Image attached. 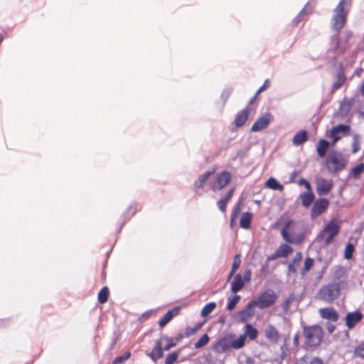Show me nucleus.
I'll list each match as a JSON object with an SVG mask.
<instances>
[{
    "label": "nucleus",
    "instance_id": "14",
    "mask_svg": "<svg viewBox=\"0 0 364 364\" xmlns=\"http://www.w3.org/2000/svg\"><path fill=\"white\" fill-rule=\"evenodd\" d=\"M363 315L360 311L348 313L346 316V325L349 329L353 328L357 323L361 321Z\"/></svg>",
    "mask_w": 364,
    "mask_h": 364
},
{
    "label": "nucleus",
    "instance_id": "28",
    "mask_svg": "<svg viewBox=\"0 0 364 364\" xmlns=\"http://www.w3.org/2000/svg\"><path fill=\"white\" fill-rule=\"evenodd\" d=\"M314 195L312 192H306L301 194V204L303 206L308 208L311 205L314 200Z\"/></svg>",
    "mask_w": 364,
    "mask_h": 364
},
{
    "label": "nucleus",
    "instance_id": "56",
    "mask_svg": "<svg viewBox=\"0 0 364 364\" xmlns=\"http://www.w3.org/2000/svg\"><path fill=\"white\" fill-rule=\"evenodd\" d=\"M360 149V144L353 143L352 152L353 154L356 153Z\"/></svg>",
    "mask_w": 364,
    "mask_h": 364
},
{
    "label": "nucleus",
    "instance_id": "54",
    "mask_svg": "<svg viewBox=\"0 0 364 364\" xmlns=\"http://www.w3.org/2000/svg\"><path fill=\"white\" fill-rule=\"evenodd\" d=\"M277 258H280L279 255H278L277 250L274 252V254L269 255L268 257H267V260L268 261H271V260H274Z\"/></svg>",
    "mask_w": 364,
    "mask_h": 364
},
{
    "label": "nucleus",
    "instance_id": "57",
    "mask_svg": "<svg viewBox=\"0 0 364 364\" xmlns=\"http://www.w3.org/2000/svg\"><path fill=\"white\" fill-rule=\"evenodd\" d=\"M293 343H294V345L295 346H299V335L298 333H296L294 336V341H293Z\"/></svg>",
    "mask_w": 364,
    "mask_h": 364
},
{
    "label": "nucleus",
    "instance_id": "61",
    "mask_svg": "<svg viewBox=\"0 0 364 364\" xmlns=\"http://www.w3.org/2000/svg\"><path fill=\"white\" fill-rule=\"evenodd\" d=\"M306 183H307V181L304 179V178H301L299 181V185H300V186L304 185V186L306 184Z\"/></svg>",
    "mask_w": 364,
    "mask_h": 364
},
{
    "label": "nucleus",
    "instance_id": "47",
    "mask_svg": "<svg viewBox=\"0 0 364 364\" xmlns=\"http://www.w3.org/2000/svg\"><path fill=\"white\" fill-rule=\"evenodd\" d=\"M234 191H235V188H232L231 189H230L225 195H224L223 196L221 197V200L226 202L227 203H228V201L231 199V198L232 197V195L234 193Z\"/></svg>",
    "mask_w": 364,
    "mask_h": 364
},
{
    "label": "nucleus",
    "instance_id": "45",
    "mask_svg": "<svg viewBox=\"0 0 364 364\" xmlns=\"http://www.w3.org/2000/svg\"><path fill=\"white\" fill-rule=\"evenodd\" d=\"M131 355V353L129 352H126L124 355L116 358L113 360L114 364H120L123 363L124 361L127 360Z\"/></svg>",
    "mask_w": 364,
    "mask_h": 364
},
{
    "label": "nucleus",
    "instance_id": "42",
    "mask_svg": "<svg viewBox=\"0 0 364 364\" xmlns=\"http://www.w3.org/2000/svg\"><path fill=\"white\" fill-rule=\"evenodd\" d=\"M354 355L364 358V341L359 344L354 350Z\"/></svg>",
    "mask_w": 364,
    "mask_h": 364
},
{
    "label": "nucleus",
    "instance_id": "58",
    "mask_svg": "<svg viewBox=\"0 0 364 364\" xmlns=\"http://www.w3.org/2000/svg\"><path fill=\"white\" fill-rule=\"evenodd\" d=\"M353 139V143L360 144V136L358 134H354Z\"/></svg>",
    "mask_w": 364,
    "mask_h": 364
},
{
    "label": "nucleus",
    "instance_id": "8",
    "mask_svg": "<svg viewBox=\"0 0 364 364\" xmlns=\"http://www.w3.org/2000/svg\"><path fill=\"white\" fill-rule=\"evenodd\" d=\"M250 279L251 271L249 269L245 271L243 277L240 274H236L231 283V291L235 294L238 292L243 288L245 284L250 280Z\"/></svg>",
    "mask_w": 364,
    "mask_h": 364
},
{
    "label": "nucleus",
    "instance_id": "39",
    "mask_svg": "<svg viewBox=\"0 0 364 364\" xmlns=\"http://www.w3.org/2000/svg\"><path fill=\"white\" fill-rule=\"evenodd\" d=\"M364 172V163H361L359 165L354 167L352 170L353 176L355 178L359 177V176Z\"/></svg>",
    "mask_w": 364,
    "mask_h": 364
},
{
    "label": "nucleus",
    "instance_id": "18",
    "mask_svg": "<svg viewBox=\"0 0 364 364\" xmlns=\"http://www.w3.org/2000/svg\"><path fill=\"white\" fill-rule=\"evenodd\" d=\"M319 314L321 318L328 319L331 321H337L338 314L333 308H322L319 309Z\"/></svg>",
    "mask_w": 364,
    "mask_h": 364
},
{
    "label": "nucleus",
    "instance_id": "25",
    "mask_svg": "<svg viewBox=\"0 0 364 364\" xmlns=\"http://www.w3.org/2000/svg\"><path fill=\"white\" fill-rule=\"evenodd\" d=\"M306 141H307V132L301 130L294 135L292 142L294 146H297L301 145Z\"/></svg>",
    "mask_w": 364,
    "mask_h": 364
},
{
    "label": "nucleus",
    "instance_id": "38",
    "mask_svg": "<svg viewBox=\"0 0 364 364\" xmlns=\"http://www.w3.org/2000/svg\"><path fill=\"white\" fill-rule=\"evenodd\" d=\"M354 252V245L352 243H348L344 251V258L350 259L352 258Z\"/></svg>",
    "mask_w": 364,
    "mask_h": 364
},
{
    "label": "nucleus",
    "instance_id": "29",
    "mask_svg": "<svg viewBox=\"0 0 364 364\" xmlns=\"http://www.w3.org/2000/svg\"><path fill=\"white\" fill-rule=\"evenodd\" d=\"M276 250L280 257H287L293 252V248L290 245L283 243Z\"/></svg>",
    "mask_w": 364,
    "mask_h": 364
},
{
    "label": "nucleus",
    "instance_id": "21",
    "mask_svg": "<svg viewBox=\"0 0 364 364\" xmlns=\"http://www.w3.org/2000/svg\"><path fill=\"white\" fill-rule=\"evenodd\" d=\"M346 76L343 71H338L336 74V80L332 85V92L340 89L346 82Z\"/></svg>",
    "mask_w": 364,
    "mask_h": 364
},
{
    "label": "nucleus",
    "instance_id": "52",
    "mask_svg": "<svg viewBox=\"0 0 364 364\" xmlns=\"http://www.w3.org/2000/svg\"><path fill=\"white\" fill-rule=\"evenodd\" d=\"M290 303H291V299H286L283 304H282V307H283V310L284 312H287L289 309V305H290Z\"/></svg>",
    "mask_w": 364,
    "mask_h": 364
},
{
    "label": "nucleus",
    "instance_id": "4",
    "mask_svg": "<svg viewBox=\"0 0 364 364\" xmlns=\"http://www.w3.org/2000/svg\"><path fill=\"white\" fill-rule=\"evenodd\" d=\"M339 230L340 225L338 222L331 220L318 235V239L320 241H323L324 245H328L333 242Z\"/></svg>",
    "mask_w": 364,
    "mask_h": 364
},
{
    "label": "nucleus",
    "instance_id": "34",
    "mask_svg": "<svg viewBox=\"0 0 364 364\" xmlns=\"http://www.w3.org/2000/svg\"><path fill=\"white\" fill-rule=\"evenodd\" d=\"M240 263H241L240 257L239 255H236L234 257V261L232 264V269H231V272L230 273L228 279H230V277H232V275L235 274V272L237 270V269L239 268V267L240 265Z\"/></svg>",
    "mask_w": 364,
    "mask_h": 364
},
{
    "label": "nucleus",
    "instance_id": "13",
    "mask_svg": "<svg viewBox=\"0 0 364 364\" xmlns=\"http://www.w3.org/2000/svg\"><path fill=\"white\" fill-rule=\"evenodd\" d=\"M272 119L270 114L267 113L259 118L252 126L251 131L254 132H259L267 127Z\"/></svg>",
    "mask_w": 364,
    "mask_h": 364
},
{
    "label": "nucleus",
    "instance_id": "63",
    "mask_svg": "<svg viewBox=\"0 0 364 364\" xmlns=\"http://www.w3.org/2000/svg\"><path fill=\"white\" fill-rule=\"evenodd\" d=\"M360 92L363 95H364V80L360 87Z\"/></svg>",
    "mask_w": 364,
    "mask_h": 364
},
{
    "label": "nucleus",
    "instance_id": "49",
    "mask_svg": "<svg viewBox=\"0 0 364 364\" xmlns=\"http://www.w3.org/2000/svg\"><path fill=\"white\" fill-rule=\"evenodd\" d=\"M269 86V80H265V81L264 82V84L262 85V86H261L258 90L256 92V95H255V97H256L259 94H260L262 92L264 91L266 89H267Z\"/></svg>",
    "mask_w": 364,
    "mask_h": 364
},
{
    "label": "nucleus",
    "instance_id": "20",
    "mask_svg": "<svg viewBox=\"0 0 364 364\" xmlns=\"http://www.w3.org/2000/svg\"><path fill=\"white\" fill-rule=\"evenodd\" d=\"M303 255L301 252H299L296 254L292 262L288 265V274H295L297 272V268L300 265L302 260Z\"/></svg>",
    "mask_w": 364,
    "mask_h": 364
},
{
    "label": "nucleus",
    "instance_id": "62",
    "mask_svg": "<svg viewBox=\"0 0 364 364\" xmlns=\"http://www.w3.org/2000/svg\"><path fill=\"white\" fill-rule=\"evenodd\" d=\"M335 327L333 325H331L328 327V331L330 333H332L334 331Z\"/></svg>",
    "mask_w": 364,
    "mask_h": 364
},
{
    "label": "nucleus",
    "instance_id": "11",
    "mask_svg": "<svg viewBox=\"0 0 364 364\" xmlns=\"http://www.w3.org/2000/svg\"><path fill=\"white\" fill-rule=\"evenodd\" d=\"M350 127L346 124H338L333 127L330 131L329 136L333 139V143L336 144L341 137L339 136L340 134L346 135L349 133Z\"/></svg>",
    "mask_w": 364,
    "mask_h": 364
},
{
    "label": "nucleus",
    "instance_id": "59",
    "mask_svg": "<svg viewBox=\"0 0 364 364\" xmlns=\"http://www.w3.org/2000/svg\"><path fill=\"white\" fill-rule=\"evenodd\" d=\"M230 92H231V91L230 90H225L222 93V97H223L225 95V97L228 98L229 97V95H230Z\"/></svg>",
    "mask_w": 364,
    "mask_h": 364
},
{
    "label": "nucleus",
    "instance_id": "12",
    "mask_svg": "<svg viewBox=\"0 0 364 364\" xmlns=\"http://www.w3.org/2000/svg\"><path fill=\"white\" fill-rule=\"evenodd\" d=\"M329 201L326 198H321L314 203L311 209V217L316 218L322 214L328 208Z\"/></svg>",
    "mask_w": 364,
    "mask_h": 364
},
{
    "label": "nucleus",
    "instance_id": "23",
    "mask_svg": "<svg viewBox=\"0 0 364 364\" xmlns=\"http://www.w3.org/2000/svg\"><path fill=\"white\" fill-rule=\"evenodd\" d=\"M329 142L324 139H321L318 141L316 151L318 156L323 158L326 156V151L329 147Z\"/></svg>",
    "mask_w": 364,
    "mask_h": 364
},
{
    "label": "nucleus",
    "instance_id": "5",
    "mask_svg": "<svg viewBox=\"0 0 364 364\" xmlns=\"http://www.w3.org/2000/svg\"><path fill=\"white\" fill-rule=\"evenodd\" d=\"M339 294V284L332 283L321 288L318 291V296L321 300L331 303L338 296Z\"/></svg>",
    "mask_w": 364,
    "mask_h": 364
},
{
    "label": "nucleus",
    "instance_id": "41",
    "mask_svg": "<svg viewBox=\"0 0 364 364\" xmlns=\"http://www.w3.org/2000/svg\"><path fill=\"white\" fill-rule=\"evenodd\" d=\"M240 299V296L239 295H235L233 298L230 299L227 305V309L228 311H231L232 309H233L235 307L236 304L238 303Z\"/></svg>",
    "mask_w": 364,
    "mask_h": 364
},
{
    "label": "nucleus",
    "instance_id": "33",
    "mask_svg": "<svg viewBox=\"0 0 364 364\" xmlns=\"http://www.w3.org/2000/svg\"><path fill=\"white\" fill-rule=\"evenodd\" d=\"M216 307L215 302H210L207 304L201 310V316L203 317L207 316L210 314Z\"/></svg>",
    "mask_w": 364,
    "mask_h": 364
},
{
    "label": "nucleus",
    "instance_id": "40",
    "mask_svg": "<svg viewBox=\"0 0 364 364\" xmlns=\"http://www.w3.org/2000/svg\"><path fill=\"white\" fill-rule=\"evenodd\" d=\"M309 13V9L306 6L298 14V16L294 19V23L296 26L299 24V23L302 20L304 15H306Z\"/></svg>",
    "mask_w": 364,
    "mask_h": 364
},
{
    "label": "nucleus",
    "instance_id": "37",
    "mask_svg": "<svg viewBox=\"0 0 364 364\" xmlns=\"http://www.w3.org/2000/svg\"><path fill=\"white\" fill-rule=\"evenodd\" d=\"M209 341V337L207 334H203L199 340L195 343L194 347L195 348H200L205 346Z\"/></svg>",
    "mask_w": 364,
    "mask_h": 364
},
{
    "label": "nucleus",
    "instance_id": "26",
    "mask_svg": "<svg viewBox=\"0 0 364 364\" xmlns=\"http://www.w3.org/2000/svg\"><path fill=\"white\" fill-rule=\"evenodd\" d=\"M258 335V331L251 324L247 323L245 326V331L243 334L241 336H245V341H246L247 338L248 337L250 340H255Z\"/></svg>",
    "mask_w": 364,
    "mask_h": 364
},
{
    "label": "nucleus",
    "instance_id": "51",
    "mask_svg": "<svg viewBox=\"0 0 364 364\" xmlns=\"http://www.w3.org/2000/svg\"><path fill=\"white\" fill-rule=\"evenodd\" d=\"M240 210L241 208L239 204L234 208L231 215L232 220H235L237 218V215L240 212Z\"/></svg>",
    "mask_w": 364,
    "mask_h": 364
},
{
    "label": "nucleus",
    "instance_id": "22",
    "mask_svg": "<svg viewBox=\"0 0 364 364\" xmlns=\"http://www.w3.org/2000/svg\"><path fill=\"white\" fill-rule=\"evenodd\" d=\"M178 308H175L173 310L167 311L165 315L161 318L159 325L161 328L164 327L173 317L174 314H177Z\"/></svg>",
    "mask_w": 364,
    "mask_h": 364
},
{
    "label": "nucleus",
    "instance_id": "10",
    "mask_svg": "<svg viewBox=\"0 0 364 364\" xmlns=\"http://www.w3.org/2000/svg\"><path fill=\"white\" fill-rule=\"evenodd\" d=\"M316 191L319 196H325L328 194L333 186L332 180H328L323 178H316Z\"/></svg>",
    "mask_w": 364,
    "mask_h": 364
},
{
    "label": "nucleus",
    "instance_id": "48",
    "mask_svg": "<svg viewBox=\"0 0 364 364\" xmlns=\"http://www.w3.org/2000/svg\"><path fill=\"white\" fill-rule=\"evenodd\" d=\"M350 109V105L348 103L343 102L340 105V111L343 115L346 114Z\"/></svg>",
    "mask_w": 364,
    "mask_h": 364
},
{
    "label": "nucleus",
    "instance_id": "16",
    "mask_svg": "<svg viewBox=\"0 0 364 364\" xmlns=\"http://www.w3.org/2000/svg\"><path fill=\"white\" fill-rule=\"evenodd\" d=\"M215 350L218 352H225L232 348V334L228 335L219 340L216 343Z\"/></svg>",
    "mask_w": 364,
    "mask_h": 364
},
{
    "label": "nucleus",
    "instance_id": "7",
    "mask_svg": "<svg viewBox=\"0 0 364 364\" xmlns=\"http://www.w3.org/2000/svg\"><path fill=\"white\" fill-rule=\"evenodd\" d=\"M232 179L231 173L228 171H223L215 175L214 181L210 184V188L213 191H220L225 188Z\"/></svg>",
    "mask_w": 364,
    "mask_h": 364
},
{
    "label": "nucleus",
    "instance_id": "35",
    "mask_svg": "<svg viewBox=\"0 0 364 364\" xmlns=\"http://www.w3.org/2000/svg\"><path fill=\"white\" fill-rule=\"evenodd\" d=\"M314 264V259L311 257H307L304 264V267L301 269V274L304 276L312 267Z\"/></svg>",
    "mask_w": 364,
    "mask_h": 364
},
{
    "label": "nucleus",
    "instance_id": "46",
    "mask_svg": "<svg viewBox=\"0 0 364 364\" xmlns=\"http://www.w3.org/2000/svg\"><path fill=\"white\" fill-rule=\"evenodd\" d=\"M177 353H170L165 360L164 364H173L178 358Z\"/></svg>",
    "mask_w": 364,
    "mask_h": 364
},
{
    "label": "nucleus",
    "instance_id": "31",
    "mask_svg": "<svg viewBox=\"0 0 364 364\" xmlns=\"http://www.w3.org/2000/svg\"><path fill=\"white\" fill-rule=\"evenodd\" d=\"M266 187H267L269 189H272V190H277V191H282L283 189H284V186L279 183L277 182V181L274 178H269L267 181H266Z\"/></svg>",
    "mask_w": 364,
    "mask_h": 364
},
{
    "label": "nucleus",
    "instance_id": "9",
    "mask_svg": "<svg viewBox=\"0 0 364 364\" xmlns=\"http://www.w3.org/2000/svg\"><path fill=\"white\" fill-rule=\"evenodd\" d=\"M256 306L253 301L248 303L246 308L238 311L235 316V319L239 322H245L251 318L255 315V307Z\"/></svg>",
    "mask_w": 364,
    "mask_h": 364
},
{
    "label": "nucleus",
    "instance_id": "55",
    "mask_svg": "<svg viewBox=\"0 0 364 364\" xmlns=\"http://www.w3.org/2000/svg\"><path fill=\"white\" fill-rule=\"evenodd\" d=\"M310 364H323V361L319 358L315 357L311 360Z\"/></svg>",
    "mask_w": 364,
    "mask_h": 364
},
{
    "label": "nucleus",
    "instance_id": "50",
    "mask_svg": "<svg viewBox=\"0 0 364 364\" xmlns=\"http://www.w3.org/2000/svg\"><path fill=\"white\" fill-rule=\"evenodd\" d=\"M227 203L222 200L221 199H220L218 203H217V205H218V208H219V210L220 211H222L223 213L225 212L226 210V207H227Z\"/></svg>",
    "mask_w": 364,
    "mask_h": 364
},
{
    "label": "nucleus",
    "instance_id": "17",
    "mask_svg": "<svg viewBox=\"0 0 364 364\" xmlns=\"http://www.w3.org/2000/svg\"><path fill=\"white\" fill-rule=\"evenodd\" d=\"M164 348L162 346V339H157L155 341V346L153 350L149 354V356L154 362L163 356Z\"/></svg>",
    "mask_w": 364,
    "mask_h": 364
},
{
    "label": "nucleus",
    "instance_id": "15",
    "mask_svg": "<svg viewBox=\"0 0 364 364\" xmlns=\"http://www.w3.org/2000/svg\"><path fill=\"white\" fill-rule=\"evenodd\" d=\"M265 338L271 343H277L280 338L278 330L272 324H268L264 329Z\"/></svg>",
    "mask_w": 364,
    "mask_h": 364
},
{
    "label": "nucleus",
    "instance_id": "30",
    "mask_svg": "<svg viewBox=\"0 0 364 364\" xmlns=\"http://www.w3.org/2000/svg\"><path fill=\"white\" fill-rule=\"evenodd\" d=\"M245 336L240 335L239 337H236L235 335L232 334V349H240L245 346Z\"/></svg>",
    "mask_w": 364,
    "mask_h": 364
},
{
    "label": "nucleus",
    "instance_id": "19",
    "mask_svg": "<svg viewBox=\"0 0 364 364\" xmlns=\"http://www.w3.org/2000/svg\"><path fill=\"white\" fill-rule=\"evenodd\" d=\"M250 112V108L247 107L235 115L234 123L237 127H240L245 124L247 120Z\"/></svg>",
    "mask_w": 364,
    "mask_h": 364
},
{
    "label": "nucleus",
    "instance_id": "24",
    "mask_svg": "<svg viewBox=\"0 0 364 364\" xmlns=\"http://www.w3.org/2000/svg\"><path fill=\"white\" fill-rule=\"evenodd\" d=\"M213 170H208L203 174L200 175L198 178L195 181L194 186L196 188H203L204 183L207 181L209 177L213 173Z\"/></svg>",
    "mask_w": 364,
    "mask_h": 364
},
{
    "label": "nucleus",
    "instance_id": "43",
    "mask_svg": "<svg viewBox=\"0 0 364 364\" xmlns=\"http://www.w3.org/2000/svg\"><path fill=\"white\" fill-rule=\"evenodd\" d=\"M201 327V325H196L194 327H187L185 331V336L188 337L195 334Z\"/></svg>",
    "mask_w": 364,
    "mask_h": 364
},
{
    "label": "nucleus",
    "instance_id": "36",
    "mask_svg": "<svg viewBox=\"0 0 364 364\" xmlns=\"http://www.w3.org/2000/svg\"><path fill=\"white\" fill-rule=\"evenodd\" d=\"M109 295V289L107 287H103L98 294V301L101 304H104L107 301Z\"/></svg>",
    "mask_w": 364,
    "mask_h": 364
},
{
    "label": "nucleus",
    "instance_id": "64",
    "mask_svg": "<svg viewBox=\"0 0 364 364\" xmlns=\"http://www.w3.org/2000/svg\"><path fill=\"white\" fill-rule=\"evenodd\" d=\"M151 314V311H146V312H145V313L143 314V316H144V318L149 317V315H150Z\"/></svg>",
    "mask_w": 364,
    "mask_h": 364
},
{
    "label": "nucleus",
    "instance_id": "32",
    "mask_svg": "<svg viewBox=\"0 0 364 364\" xmlns=\"http://www.w3.org/2000/svg\"><path fill=\"white\" fill-rule=\"evenodd\" d=\"M291 222V220L287 221L284 228L281 230V235L282 238L288 243H292L294 242L293 239L291 237H290L288 232V229L290 227Z\"/></svg>",
    "mask_w": 364,
    "mask_h": 364
},
{
    "label": "nucleus",
    "instance_id": "6",
    "mask_svg": "<svg viewBox=\"0 0 364 364\" xmlns=\"http://www.w3.org/2000/svg\"><path fill=\"white\" fill-rule=\"evenodd\" d=\"M277 294L272 289H267L262 292L257 299L252 300L256 306L260 309L269 308L274 304L277 300Z\"/></svg>",
    "mask_w": 364,
    "mask_h": 364
},
{
    "label": "nucleus",
    "instance_id": "53",
    "mask_svg": "<svg viewBox=\"0 0 364 364\" xmlns=\"http://www.w3.org/2000/svg\"><path fill=\"white\" fill-rule=\"evenodd\" d=\"M352 36H353V33H352L351 31H346L344 32L345 42H346V43H348V41H349V39H350V38H352Z\"/></svg>",
    "mask_w": 364,
    "mask_h": 364
},
{
    "label": "nucleus",
    "instance_id": "1",
    "mask_svg": "<svg viewBox=\"0 0 364 364\" xmlns=\"http://www.w3.org/2000/svg\"><path fill=\"white\" fill-rule=\"evenodd\" d=\"M351 0H340L338 4L333 10L331 18V28L338 33L346 22V16L350 10Z\"/></svg>",
    "mask_w": 364,
    "mask_h": 364
},
{
    "label": "nucleus",
    "instance_id": "44",
    "mask_svg": "<svg viewBox=\"0 0 364 364\" xmlns=\"http://www.w3.org/2000/svg\"><path fill=\"white\" fill-rule=\"evenodd\" d=\"M161 339H162V341H165L167 342V343L163 347L164 350H168L171 348H173L176 346V343L172 341V339L171 338L164 336V337L161 338Z\"/></svg>",
    "mask_w": 364,
    "mask_h": 364
},
{
    "label": "nucleus",
    "instance_id": "3",
    "mask_svg": "<svg viewBox=\"0 0 364 364\" xmlns=\"http://www.w3.org/2000/svg\"><path fill=\"white\" fill-rule=\"evenodd\" d=\"M326 164L329 172L338 173L345 168L346 160L341 153L333 151L328 154Z\"/></svg>",
    "mask_w": 364,
    "mask_h": 364
},
{
    "label": "nucleus",
    "instance_id": "27",
    "mask_svg": "<svg viewBox=\"0 0 364 364\" xmlns=\"http://www.w3.org/2000/svg\"><path fill=\"white\" fill-rule=\"evenodd\" d=\"M252 218V214L251 213H243L240 220V226L244 229H249L250 228Z\"/></svg>",
    "mask_w": 364,
    "mask_h": 364
},
{
    "label": "nucleus",
    "instance_id": "60",
    "mask_svg": "<svg viewBox=\"0 0 364 364\" xmlns=\"http://www.w3.org/2000/svg\"><path fill=\"white\" fill-rule=\"evenodd\" d=\"M304 186L307 189V191H308L307 192H311V187L310 183L308 181H307V183H306Z\"/></svg>",
    "mask_w": 364,
    "mask_h": 364
},
{
    "label": "nucleus",
    "instance_id": "2",
    "mask_svg": "<svg viewBox=\"0 0 364 364\" xmlns=\"http://www.w3.org/2000/svg\"><path fill=\"white\" fill-rule=\"evenodd\" d=\"M305 344L309 347L318 346L323 337L322 328L317 325L304 328Z\"/></svg>",
    "mask_w": 364,
    "mask_h": 364
}]
</instances>
